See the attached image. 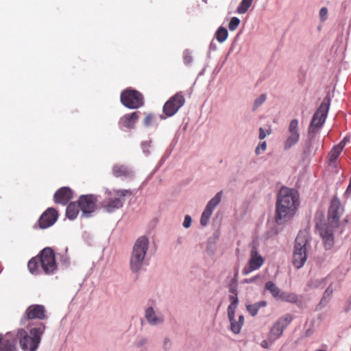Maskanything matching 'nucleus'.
Returning <instances> with one entry per match:
<instances>
[{
	"label": "nucleus",
	"instance_id": "f257e3e1",
	"mask_svg": "<svg viewBox=\"0 0 351 351\" xmlns=\"http://www.w3.org/2000/svg\"><path fill=\"white\" fill-rule=\"evenodd\" d=\"M299 202L297 191L286 186L281 187L276 203V222L280 224L289 220L295 215Z\"/></svg>",
	"mask_w": 351,
	"mask_h": 351
},
{
	"label": "nucleus",
	"instance_id": "f03ea898",
	"mask_svg": "<svg viewBox=\"0 0 351 351\" xmlns=\"http://www.w3.org/2000/svg\"><path fill=\"white\" fill-rule=\"evenodd\" d=\"M343 208L339 199L333 197L328 210L327 223L316 224L319 234L323 239L325 248L330 249L334 243L333 229L339 226V219L343 215Z\"/></svg>",
	"mask_w": 351,
	"mask_h": 351
},
{
	"label": "nucleus",
	"instance_id": "7ed1b4c3",
	"mask_svg": "<svg viewBox=\"0 0 351 351\" xmlns=\"http://www.w3.org/2000/svg\"><path fill=\"white\" fill-rule=\"evenodd\" d=\"M45 329V324L41 322L30 328L29 332L24 328L17 329L14 334L16 341L19 340L21 350L23 351H36Z\"/></svg>",
	"mask_w": 351,
	"mask_h": 351
},
{
	"label": "nucleus",
	"instance_id": "20e7f679",
	"mask_svg": "<svg viewBox=\"0 0 351 351\" xmlns=\"http://www.w3.org/2000/svg\"><path fill=\"white\" fill-rule=\"evenodd\" d=\"M309 245V235L306 231H300L295 240L292 256L293 266L300 269L306 261V250Z\"/></svg>",
	"mask_w": 351,
	"mask_h": 351
},
{
	"label": "nucleus",
	"instance_id": "39448f33",
	"mask_svg": "<svg viewBox=\"0 0 351 351\" xmlns=\"http://www.w3.org/2000/svg\"><path fill=\"white\" fill-rule=\"evenodd\" d=\"M148 244L149 241L146 237H141L135 242L130 257V267L133 271L136 272L141 268Z\"/></svg>",
	"mask_w": 351,
	"mask_h": 351
},
{
	"label": "nucleus",
	"instance_id": "423d86ee",
	"mask_svg": "<svg viewBox=\"0 0 351 351\" xmlns=\"http://www.w3.org/2000/svg\"><path fill=\"white\" fill-rule=\"evenodd\" d=\"M330 107V99L325 97L319 108L314 113L311 119L308 133H316L324 125Z\"/></svg>",
	"mask_w": 351,
	"mask_h": 351
},
{
	"label": "nucleus",
	"instance_id": "0eeeda50",
	"mask_svg": "<svg viewBox=\"0 0 351 351\" xmlns=\"http://www.w3.org/2000/svg\"><path fill=\"white\" fill-rule=\"evenodd\" d=\"M128 193L126 190L108 192L107 197L101 203V207L108 213L114 212L123 206V198Z\"/></svg>",
	"mask_w": 351,
	"mask_h": 351
},
{
	"label": "nucleus",
	"instance_id": "6e6552de",
	"mask_svg": "<svg viewBox=\"0 0 351 351\" xmlns=\"http://www.w3.org/2000/svg\"><path fill=\"white\" fill-rule=\"evenodd\" d=\"M121 104L130 109H137L144 105V97L136 90L127 88L121 94Z\"/></svg>",
	"mask_w": 351,
	"mask_h": 351
},
{
	"label": "nucleus",
	"instance_id": "1a4fd4ad",
	"mask_svg": "<svg viewBox=\"0 0 351 351\" xmlns=\"http://www.w3.org/2000/svg\"><path fill=\"white\" fill-rule=\"evenodd\" d=\"M40 266L46 274H53L57 270L55 254L50 247L44 248L38 256Z\"/></svg>",
	"mask_w": 351,
	"mask_h": 351
},
{
	"label": "nucleus",
	"instance_id": "9d476101",
	"mask_svg": "<svg viewBox=\"0 0 351 351\" xmlns=\"http://www.w3.org/2000/svg\"><path fill=\"white\" fill-rule=\"evenodd\" d=\"M185 104V98L182 92H178L165 102L163 112L167 117L173 116Z\"/></svg>",
	"mask_w": 351,
	"mask_h": 351
},
{
	"label": "nucleus",
	"instance_id": "9b49d317",
	"mask_svg": "<svg viewBox=\"0 0 351 351\" xmlns=\"http://www.w3.org/2000/svg\"><path fill=\"white\" fill-rule=\"evenodd\" d=\"M293 316L289 313L280 317L271 326L269 335L277 340L282 336L285 329L291 324Z\"/></svg>",
	"mask_w": 351,
	"mask_h": 351
},
{
	"label": "nucleus",
	"instance_id": "f8f14e48",
	"mask_svg": "<svg viewBox=\"0 0 351 351\" xmlns=\"http://www.w3.org/2000/svg\"><path fill=\"white\" fill-rule=\"evenodd\" d=\"M46 309L43 305L41 304H32L27 307L25 314L21 318V324H25L26 320L30 319H40L43 320L47 319Z\"/></svg>",
	"mask_w": 351,
	"mask_h": 351
},
{
	"label": "nucleus",
	"instance_id": "ddd939ff",
	"mask_svg": "<svg viewBox=\"0 0 351 351\" xmlns=\"http://www.w3.org/2000/svg\"><path fill=\"white\" fill-rule=\"evenodd\" d=\"M97 199L93 195H86L80 196L78 204L84 217H90L96 208Z\"/></svg>",
	"mask_w": 351,
	"mask_h": 351
},
{
	"label": "nucleus",
	"instance_id": "4468645a",
	"mask_svg": "<svg viewBox=\"0 0 351 351\" xmlns=\"http://www.w3.org/2000/svg\"><path fill=\"white\" fill-rule=\"evenodd\" d=\"M289 136L285 142V149L287 150L295 145L300 139L298 120L294 119L291 121L288 128Z\"/></svg>",
	"mask_w": 351,
	"mask_h": 351
},
{
	"label": "nucleus",
	"instance_id": "2eb2a0df",
	"mask_svg": "<svg viewBox=\"0 0 351 351\" xmlns=\"http://www.w3.org/2000/svg\"><path fill=\"white\" fill-rule=\"evenodd\" d=\"M58 217V211L53 208H49L40 217L38 227L41 229L47 228L55 223Z\"/></svg>",
	"mask_w": 351,
	"mask_h": 351
},
{
	"label": "nucleus",
	"instance_id": "dca6fc26",
	"mask_svg": "<svg viewBox=\"0 0 351 351\" xmlns=\"http://www.w3.org/2000/svg\"><path fill=\"white\" fill-rule=\"evenodd\" d=\"M264 263L263 258L258 254L257 249L254 247L250 252V258L249 260V266L245 267L243 269V274L247 275L251 271L258 269Z\"/></svg>",
	"mask_w": 351,
	"mask_h": 351
},
{
	"label": "nucleus",
	"instance_id": "f3484780",
	"mask_svg": "<svg viewBox=\"0 0 351 351\" xmlns=\"http://www.w3.org/2000/svg\"><path fill=\"white\" fill-rule=\"evenodd\" d=\"M16 338L14 332L0 333V351H16Z\"/></svg>",
	"mask_w": 351,
	"mask_h": 351
},
{
	"label": "nucleus",
	"instance_id": "a211bd4d",
	"mask_svg": "<svg viewBox=\"0 0 351 351\" xmlns=\"http://www.w3.org/2000/svg\"><path fill=\"white\" fill-rule=\"evenodd\" d=\"M73 197V192L69 187H62L53 195L56 203L66 205Z\"/></svg>",
	"mask_w": 351,
	"mask_h": 351
},
{
	"label": "nucleus",
	"instance_id": "6ab92c4d",
	"mask_svg": "<svg viewBox=\"0 0 351 351\" xmlns=\"http://www.w3.org/2000/svg\"><path fill=\"white\" fill-rule=\"evenodd\" d=\"M138 112H133L121 117L119 121L120 128L132 129L138 119Z\"/></svg>",
	"mask_w": 351,
	"mask_h": 351
},
{
	"label": "nucleus",
	"instance_id": "aec40b11",
	"mask_svg": "<svg viewBox=\"0 0 351 351\" xmlns=\"http://www.w3.org/2000/svg\"><path fill=\"white\" fill-rule=\"evenodd\" d=\"M145 317L148 322L152 325H156L163 322L162 316H157L152 307H149L146 310Z\"/></svg>",
	"mask_w": 351,
	"mask_h": 351
},
{
	"label": "nucleus",
	"instance_id": "412c9836",
	"mask_svg": "<svg viewBox=\"0 0 351 351\" xmlns=\"http://www.w3.org/2000/svg\"><path fill=\"white\" fill-rule=\"evenodd\" d=\"M80 205L75 202H71L66 208V215L70 219H74L77 217L80 211Z\"/></svg>",
	"mask_w": 351,
	"mask_h": 351
},
{
	"label": "nucleus",
	"instance_id": "4be33fe9",
	"mask_svg": "<svg viewBox=\"0 0 351 351\" xmlns=\"http://www.w3.org/2000/svg\"><path fill=\"white\" fill-rule=\"evenodd\" d=\"M112 173L115 177H128L131 174L128 168L123 165H114L112 168Z\"/></svg>",
	"mask_w": 351,
	"mask_h": 351
},
{
	"label": "nucleus",
	"instance_id": "5701e85b",
	"mask_svg": "<svg viewBox=\"0 0 351 351\" xmlns=\"http://www.w3.org/2000/svg\"><path fill=\"white\" fill-rule=\"evenodd\" d=\"M343 141H341L338 145L335 146L328 154V160L330 163H332L337 160L340 154L341 153L344 143H343Z\"/></svg>",
	"mask_w": 351,
	"mask_h": 351
},
{
	"label": "nucleus",
	"instance_id": "b1692460",
	"mask_svg": "<svg viewBox=\"0 0 351 351\" xmlns=\"http://www.w3.org/2000/svg\"><path fill=\"white\" fill-rule=\"evenodd\" d=\"M40 266V262L38 256L31 258L27 264L28 269L32 274H38L40 272L39 267Z\"/></svg>",
	"mask_w": 351,
	"mask_h": 351
},
{
	"label": "nucleus",
	"instance_id": "393cba45",
	"mask_svg": "<svg viewBox=\"0 0 351 351\" xmlns=\"http://www.w3.org/2000/svg\"><path fill=\"white\" fill-rule=\"evenodd\" d=\"M265 290L269 291L275 298H278L282 292L280 289L271 281H268L265 283Z\"/></svg>",
	"mask_w": 351,
	"mask_h": 351
},
{
	"label": "nucleus",
	"instance_id": "a878e982",
	"mask_svg": "<svg viewBox=\"0 0 351 351\" xmlns=\"http://www.w3.org/2000/svg\"><path fill=\"white\" fill-rule=\"evenodd\" d=\"M267 305L266 301H261L253 304H249L246 306L247 311L252 316H256L258 313L259 308L265 307Z\"/></svg>",
	"mask_w": 351,
	"mask_h": 351
},
{
	"label": "nucleus",
	"instance_id": "bb28decb",
	"mask_svg": "<svg viewBox=\"0 0 351 351\" xmlns=\"http://www.w3.org/2000/svg\"><path fill=\"white\" fill-rule=\"evenodd\" d=\"M278 298L282 301L293 304L298 302V295L293 293L281 292Z\"/></svg>",
	"mask_w": 351,
	"mask_h": 351
},
{
	"label": "nucleus",
	"instance_id": "cd10ccee",
	"mask_svg": "<svg viewBox=\"0 0 351 351\" xmlns=\"http://www.w3.org/2000/svg\"><path fill=\"white\" fill-rule=\"evenodd\" d=\"M230 324H231V330L232 331L235 333V334H238L240 330H241V326L243 324V322H244V317L243 315H240L239 317V321L238 322H236L234 319V317L232 318V319H230Z\"/></svg>",
	"mask_w": 351,
	"mask_h": 351
},
{
	"label": "nucleus",
	"instance_id": "c85d7f7f",
	"mask_svg": "<svg viewBox=\"0 0 351 351\" xmlns=\"http://www.w3.org/2000/svg\"><path fill=\"white\" fill-rule=\"evenodd\" d=\"M222 196V191L218 192L207 204L206 208L213 211L215 208L220 203Z\"/></svg>",
	"mask_w": 351,
	"mask_h": 351
},
{
	"label": "nucleus",
	"instance_id": "c756f323",
	"mask_svg": "<svg viewBox=\"0 0 351 351\" xmlns=\"http://www.w3.org/2000/svg\"><path fill=\"white\" fill-rule=\"evenodd\" d=\"M228 30L223 27H220L215 34V38L217 40L219 43L224 42L228 38Z\"/></svg>",
	"mask_w": 351,
	"mask_h": 351
},
{
	"label": "nucleus",
	"instance_id": "7c9ffc66",
	"mask_svg": "<svg viewBox=\"0 0 351 351\" xmlns=\"http://www.w3.org/2000/svg\"><path fill=\"white\" fill-rule=\"evenodd\" d=\"M254 0H242L240 5L237 8V12L239 14H245L252 5Z\"/></svg>",
	"mask_w": 351,
	"mask_h": 351
},
{
	"label": "nucleus",
	"instance_id": "2f4dec72",
	"mask_svg": "<svg viewBox=\"0 0 351 351\" xmlns=\"http://www.w3.org/2000/svg\"><path fill=\"white\" fill-rule=\"evenodd\" d=\"M213 213V211L209 210L208 208H205L204 212L202 214L200 219V223L202 226H204L208 223V221Z\"/></svg>",
	"mask_w": 351,
	"mask_h": 351
},
{
	"label": "nucleus",
	"instance_id": "473e14b6",
	"mask_svg": "<svg viewBox=\"0 0 351 351\" xmlns=\"http://www.w3.org/2000/svg\"><path fill=\"white\" fill-rule=\"evenodd\" d=\"M240 24V19L237 17H232L228 24V28L230 31H234Z\"/></svg>",
	"mask_w": 351,
	"mask_h": 351
},
{
	"label": "nucleus",
	"instance_id": "72a5a7b5",
	"mask_svg": "<svg viewBox=\"0 0 351 351\" xmlns=\"http://www.w3.org/2000/svg\"><path fill=\"white\" fill-rule=\"evenodd\" d=\"M266 100V95L262 94L259 97L256 99L254 103L253 110H254L258 107H259L262 104L265 102Z\"/></svg>",
	"mask_w": 351,
	"mask_h": 351
},
{
	"label": "nucleus",
	"instance_id": "f704fd0d",
	"mask_svg": "<svg viewBox=\"0 0 351 351\" xmlns=\"http://www.w3.org/2000/svg\"><path fill=\"white\" fill-rule=\"evenodd\" d=\"M237 304H235V302L234 304H230L228 308V315L229 319H232L234 316L235 310L237 308Z\"/></svg>",
	"mask_w": 351,
	"mask_h": 351
},
{
	"label": "nucleus",
	"instance_id": "c9c22d12",
	"mask_svg": "<svg viewBox=\"0 0 351 351\" xmlns=\"http://www.w3.org/2000/svg\"><path fill=\"white\" fill-rule=\"evenodd\" d=\"M275 341L276 340L274 338L268 335L267 339L263 340L261 342V346L264 348H269Z\"/></svg>",
	"mask_w": 351,
	"mask_h": 351
},
{
	"label": "nucleus",
	"instance_id": "e433bc0d",
	"mask_svg": "<svg viewBox=\"0 0 351 351\" xmlns=\"http://www.w3.org/2000/svg\"><path fill=\"white\" fill-rule=\"evenodd\" d=\"M183 58H184V62L186 64H189L193 61V58L191 56V54L188 50H186L184 52Z\"/></svg>",
	"mask_w": 351,
	"mask_h": 351
},
{
	"label": "nucleus",
	"instance_id": "4c0bfd02",
	"mask_svg": "<svg viewBox=\"0 0 351 351\" xmlns=\"http://www.w3.org/2000/svg\"><path fill=\"white\" fill-rule=\"evenodd\" d=\"M154 120V115L148 114L143 120V123L145 126H149Z\"/></svg>",
	"mask_w": 351,
	"mask_h": 351
},
{
	"label": "nucleus",
	"instance_id": "58836bf2",
	"mask_svg": "<svg viewBox=\"0 0 351 351\" xmlns=\"http://www.w3.org/2000/svg\"><path fill=\"white\" fill-rule=\"evenodd\" d=\"M319 16L322 21L326 20L328 16V10L326 8L324 7L321 8L319 11Z\"/></svg>",
	"mask_w": 351,
	"mask_h": 351
},
{
	"label": "nucleus",
	"instance_id": "ea45409f",
	"mask_svg": "<svg viewBox=\"0 0 351 351\" xmlns=\"http://www.w3.org/2000/svg\"><path fill=\"white\" fill-rule=\"evenodd\" d=\"M266 147H267V143L265 141L261 143V144H259L258 145V147L256 148V154L257 155L260 154V151L262 150V151H265L266 149Z\"/></svg>",
	"mask_w": 351,
	"mask_h": 351
},
{
	"label": "nucleus",
	"instance_id": "a19ab883",
	"mask_svg": "<svg viewBox=\"0 0 351 351\" xmlns=\"http://www.w3.org/2000/svg\"><path fill=\"white\" fill-rule=\"evenodd\" d=\"M191 218L189 215H186L185 217H184V222H183V226L184 228H189L191 226Z\"/></svg>",
	"mask_w": 351,
	"mask_h": 351
},
{
	"label": "nucleus",
	"instance_id": "79ce46f5",
	"mask_svg": "<svg viewBox=\"0 0 351 351\" xmlns=\"http://www.w3.org/2000/svg\"><path fill=\"white\" fill-rule=\"evenodd\" d=\"M265 137H266V133L265 132L263 128H259V135H258L259 139L263 140Z\"/></svg>",
	"mask_w": 351,
	"mask_h": 351
},
{
	"label": "nucleus",
	"instance_id": "37998d69",
	"mask_svg": "<svg viewBox=\"0 0 351 351\" xmlns=\"http://www.w3.org/2000/svg\"><path fill=\"white\" fill-rule=\"evenodd\" d=\"M230 300L231 302L230 304H234V302H235V304H238L239 301H238L237 294L235 293L234 295H230Z\"/></svg>",
	"mask_w": 351,
	"mask_h": 351
},
{
	"label": "nucleus",
	"instance_id": "c03bdc74",
	"mask_svg": "<svg viewBox=\"0 0 351 351\" xmlns=\"http://www.w3.org/2000/svg\"><path fill=\"white\" fill-rule=\"evenodd\" d=\"M346 193H351V176H350V178L348 186V188L346 189Z\"/></svg>",
	"mask_w": 351,
	"mask_h": 351
},
{
	"label": "nucleus",
	"instance_id": "a18cd8bd",
	"mask_svg": "<svg viewBox=\"0 0 351 351\" xmlns=\"http://www.w3.org/2000/svg\"><path fill=\"white\" fill-rule=\"evenodd\" d=\"M147 342V340L145 339H143L141 340L138 343V346H141L142 345H143L144 343H145Z\"/></svg>",
	"mask_w": 351,
	"mask_h": 351
},
{
	"label": "nucleus",
	"instance_id": "49530a36",
	"mask_svg": "<svg viewBox=\"0 0 351 351\" xmlns=\"http://www.w3.org/2000/svg\"><path fill=\"white\" fill-rule=\"evenodd\" d=\"M271 133V131L270 130H268L267 131V134H269Z\"/></svg>",
	"mask_w": 351,
	"mask_h": 351
}]
</instances>
